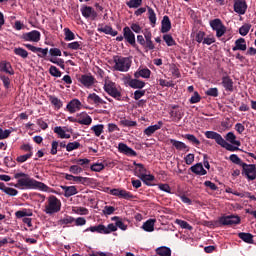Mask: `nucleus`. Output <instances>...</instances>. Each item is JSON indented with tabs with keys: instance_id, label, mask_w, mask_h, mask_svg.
<instances>
[{
	"instance_id": "nucleus-1",
	"label": "nucleus",
	"mask_w": 256,
	"mask_h": 256,
	"mask_svg": "<svg viewBox=\"0 0 256 256\" xmlns=\"http://www.w3.org/2000/svg\"><path fill=\"white\" fill-rule=\"evenodd\" d=\"M14 178L18 179L17 184H15L14 187H22L23 189H38V191H44L46 193L49 191V189H51L45 183L31 178L29 177V174H25L23 172L16 173Z\"/></svg>"
},
{
	"instance_id": "nucleus-2",
	"label": "nucleus",
	"mask_w": 256,
	"mask_h": 256,
	"mask_svg": "<svg viewBox=\"0 0 256 256\" xmlns=\"http://www.w3.org/2000/svg\"><path fill=\"white\" fill-rule=\"evenodd\" d=\"M204 135L206 139H214L217 145H220V147H223V149H226V151H241L239 146H233V144H229L225 139H223V136H221V134L215 131H206Z\"/></svg>"
},
{
	"instance_id": "nucleus-3",
	"label": "nucleus",
	"mask_w": 256,
	"mask_h": 256,
	"mask_svg": "<svg viewBox=\"0 0 256 256\" xmlns=\"http://www.w3.org/2000/svg\"><path fill=\"white\" fill-rule=\"evenodd\" d=\"M44 211L46 215H55V213H59V211H61V200L55 195L49 196Z\"/></svg>"
},
{
	"instance_id": "nucleus-4",
	"label": "nucleus",
	"mask_w": 256,
	"mask_h": 256,
	"mask_svg": "<svg viewBox=\"0 0 256 256\" xmlns=\"http://www.w3.org/2000/svg\"><path fill=\"white\" fill-rule=\"evenodd\" d=\"M114 69L115 71H120L121 73H127L131 69L133 61L129 57L114 56Z\"/></svg>"
},
{
	"instance_id": "nucleus-5",
	"label": "nucleus",
	"mask_w": 256,
	"mask_h": 256,
	"mask_svg": "<svg viewBox=\"0 0 256 256\" xmlns=\"http://www.w3.org/2000/svg\"><path fill=\"white\" fill-rule=\"evenodd\" d=\"M210 27L212 31H216V37H218V39H220V37H223V35L227 33V27L225 26V24H223V21H221V19L219 18H215L211 20Z\"/></svg>"
},
{
	"instance_id": "nucleus-6",
	"label": "nucleus",
	"mask_w": 256,
	"mask_h": 256,
	"mask_svg": "<svg viewBox=\"0 0 256 256\" xmlns=\"http://www.w3.org/2000/svg\"><path fill=\"white\" fill-rule=\"evenodd\" d=\"M104 91L110 95V97H113V99H116V101H123L121 98V91L117 89V86L115 85V82H105L104 84Z\"/></svg>"
},
{
	"instance_id": "nucleus-7",
	"label": "nucleus",
	"mask_w": 256,
	"mask_h": 256,
	"mask_svg": "<svg viewBox=\"0 0 256 256\" xmlns=\"http://www.w3.org/2000/svg\"><path fill=\"white\" fill-rule=\"evenodd\" d=\"M220 227H231L232 225H239L241 217L235 215L222 216L218 219Z\"/></svg>"
},
{
	"instance_id": "nucleus-8",
	"label": "nucleus",
	"mask_w": 256,
	"mask_h": 256,
	"mask_svg": "<svg viewBox=\"0 0 256 256\" xmlns=\"http://www.w3.org/2000/svg\"><path fill=\"white\" fill-rule=\"evenodd\" d=\"M123 35L126 43L131 45V47H134L136 51H141L139 50V46H137V42L135 41V33L131 31V28L129 26H125L123 28Z\"/></svg>"
},
{
	"instance_id": "nucleus-9",
	"label": "nucleus",
	"mask_w": 256,
	"mask_h": 256,
	"mask_svg": "<svg viewBox=\"0 0 256 256\" xmlns=\"http://www.w3.org/2000/svg\"><path fill=\"white\" fill-rule=\"evenodd\" d=\"M242 175H245V177L248 179V181H255L256 179V166L255 164H242Z\"/></svg>"
},
{
	"instance_id": "nucleus-10",
	"label": "nucleus",
	"mask_w": 256,
	"mask_h": 256,
	"mask_svg": "<svg viewBox=\"0 0 256 256\" xmlns=\"http://www.w3.org/2000/svg\"><path fill=\"white\" fill-rule=\"evenodd\" d=\"M144 35V39H146V42L144 43L143 49L145 53H149V51H153L155 49V44H153V34L151 33V30L145 29L142 31Z\"/></svg>"
},
{
	"instance_id": "nucleus-11",
	"label": "nucleus",
	"mask_w": 256,
	"mask_h": 256,
	"mask_svg": "<svg viewBox=\"0 0 256 256\" xmlns=\"http://www.w3.org/2000/svg\"><path fill=\"white\" fill-rule=\"evenodd\" d=\"M110 193L111 195H114V197H118L119 199H126V201H131V199H135V196L125 189L114 188L110 190Z\"/></svg>"
},
{
	"instance_id": "nucleus-12",
	"label": "nucleus",
	"mask_w": 256,
	"mask_h": 256,
	"mask_svg": "<svg viewBox=\"0 0 256 256\" xmlns=\"http://www.w3.org/2000/svg\"><path fill=\"white\" fill-rule=\"evenodd\" d=\"M124 83L131 87V89H143L145 87V81L139 80V78H131V76H126L124 78Z\"/></svg>"
},
{
	"instance_id": "nucleus-13",
	"label": "nucleus",
	"mask_w": 256,
	"mask_h": 256,
	"mask_svg": "<svg viewBox=\"0 0 256 256\" xmlns=\"http://www.w3.org/2000/svg\"><path fill=\"white\" fill-rule=\"evenodd\" d=\"M21 39H23V41H31L32 43H39V41H41V32L37 30H32L31 32L22 34Z\"/></svg>"
},
{
	"instance_id": "nucleus-14",
	"label": "nucleus",
	"mask_w": 256,
	"mask_h": 256,
	"mask_svg": "<svg viewBox=\"0 0 256 256\" xmlns=\"http://www.w3.org/2000/svg\"><path fill=\"white\" fill-rule=\"evenodd\" d=\"M82 107L83 104L81 103V101L77 98H74L66 105V111H69L70 114H73L77 113V111H81Z\"/></svg>"
},
{
	"instance_id": "nucleus-15",
	"label": "nucleus",
	"mask_w": 256,
	"mask_h": 256,
	"mask_svg": "<svg viewBox=\"0 0 256 256\" xmlns=\"http://www.w3.org/2000/svg\"><path fill=\"white\" fill-rule=\"evenodd\" d=\"M81 14L85 17V19H97V13L95 9L91 6L82 5L80 8Z\"/></svg>"
},
{
	"instance_id": "nucleus-16",
	"label": "nucleus",
	"mask_w": 256,
	"mask_h": 256,
	"mask_svg": "<svg viewBox=\"0 0 256 256\" xmlns=\"http://www.w3.org/2000/svg\"><path fill=\"white\" fill-rule=\"evenodd\" d=\"M118 151L127 157H137V152L123 142L118 144Z\"/></svg>"
},
{
	"instance_id": "nucleus-17",
	"label": "nucleus",
	"mask_w": 256,
	"mask_h": 256,
	"mask_svg": "<svg viewBox=\"0 0 256 256\" xmlns=\"http://www.w3.org/2000/svg\"><path fill=\"white\" fill-rule=\"evenodd\" d=\"M24 47H26V49H28L29 51H32V53H38V57H47V54L49 53V48H39V47H35L31 44H23Z\"/></svg>"
},
{
	"instance_id": "nucleus-18",
	"label": "nucleus",
	"mask_w": 256,
	"mask_h": 256,
	"mask_svg": "<svg viewBox=\"0 0 256 256\" xmlns=\"http://www.w3.org/2000/svg\"><path fill=\"white\" fill-rule=\"evenodd\" d=\"M234 11L238 15H245L247 13V2L245 0L234 2Z\"/></svg>"
},
{
	"instance_id": "nucleus-19",
	"label": "nucleus",
	"mask_w": 256,
	"mask_h": 256,
	"mask_svg": "<svg viewBox=\"0 0 256 256\" xmlns=\"http://www.w3.org/2000/svg\"><path fill=\"white\" fill-rule=\"evenodd\" d=\"M161 127H163V121H158L157 124L148 126L144 130V135H146L147 137H151V135H153L156 131H159Z\"/></svg>"
},
{
	"instance_id": "nucleus-20",
	"label": "nucleus",
	"mask_w": 256,
	"mask_h": 256,
	"mask_svg": "<svg viewBox=\"0 0 256 256\" xmlns=\"http://www.w3.org/2000/svg\"><path fill=\"white\" fill-rule=\"evenodd\" d=\"M0 71L1 73H6L8 75H15V70H13V66H11V63L7 61L0 62Z\"/></svg>"
},
{
	"instance_id": "nucleus-21",
	"label": "nucleus",
	"mask_w": 256,
	"mask_h": 256,
	"mask_svg": "<svg viewBox=\"0 0 256 256\" xmlns=\"http://www.w3.org/2000/svg\"><path fill=\"white\" fill-rule=\"evenodd\" d=\"M79 81L84 87H92L95 84V77L84 74L79 78Z\"/></svg>"
},
{
	"instance_id": "nucleus-22",
	"label": "nucleus",
	"mask_w": 256,
	"mask_h": 256,
	"mask_svg": "<svg viewBox=\"0 0 256 256\" xmlns=\"http://www.w3.org/2000/svg\"><path fill=\"white\" fill-rule=\"evenodd\" d=\"M222 87H224L225 91H230V93H233V79L229 77L228 75L222 77Z\"/></svg>"
},
{
	"instance_id": "nucleus-23",
	"label": "nucleus",
	"mask_w": 256,
	"mask_h": 256,
	"mask_svg": "<svg viewBox=\"0 0 256 256\" xmlns=\"http://www.w3.org/2000/svg\"><path fill=\"white\" fill-rule=\"evenodd\" d=\"M233 51H247V41L245 38H239L235 41V46L232 48Z\"/></svg>"
},
{
	"instance_id": "nucleus-24",
	"label": "nucleus",
	"mask_w": 256,
	"mask_h": 256,
	"mask_svg": "<svg viewBox=\"0 0 256 256\" xmlns=\"http://www.w3.org/2000/svg\"><path fill=\"white\" fill-rule=\"evenodd\" d=\"M135 79H139V77H142V79H149L151 77V70L149 68H140L134 73Z\"/></svg>"
},
{
	"instance_id": "nucleus-25",
	"label": "nucleus",
	"mask_w": 256,
	"mask_h": 256,
	"mask_svg": "<svg viewBox=\"0 0 256 256\" xmlns=\"http://www.w3.org/2000/svg\"><path fill=\"white\" fill-rule=\"evenodd\" d=\"M169 143H170V145L175 147V149H177L178 151H185V150L189 151V146H187L185 143H183L179 140L170 139Z\"/></svg>"
},
{
	"instance_id": "nucleus-26",
	"label": "nucleus",
	"mask_w": 256,
	"mask_h": 256,
	"mask_svg": "<svg viewBox=\"0 0 256 256\" xmlns=\"http://www.w3.org/2000/svg\"><path fill=\"white\" fill-rule=\"evenodd\" d=\"M99 33H105V35H111L112 37H117L118 33L117 30H113V27L109 25L101 26L98 28Z\"/></svg>"
},
{
	"instance_id": "nucleus-27",
	"label": "nucleus",
	"mask_w": 256,
	"mask_h": 256,
	"mask_svg": "<svg viewBox=\"0 0 256 256\" xmlns=\"http://www.w3.org/2000/svg\"><path fill=\"white\" fill-rule=\"evenodd\" d=\"M171 31V19L165 15L161 22V33H169Z\"/></svg>"
},
{
	"instance_id": "nucleus-28",
	"label": "nucleus",
	"mask_w": 256,
	"mask_h": 256,
	"mask_svg": "<svg viewBox=\"0 0 256 256\" xmlns=\"http://www.w3.org/2000/svg\"><path fill=\"white\" fill-rule=\"evenodd\" d=\"M190 171L192 173H194L195 175H200V176L207 175V170H205V168H203L202 163H197V164L193 165L190 168Z\"/></svg>"
},
{
	"instance_id": "nucleus-29",
	"label": "nucleus",
	"mask_w": 256,
	"mask_h": 256,
	"mask_svg": "<svg viewBox=\"0 0 256 256\" xmlns=\"http://www.w3.org/2000/svg\"><path fill=\"white\" fill-rule=\"evenodd\" d=\"M133 165L136 167L134 173L136 177H139V179L141 178V175L147 173V168H145V165H143L142 163H137L136 161H134Z\"/></svg>"
},
{
	"instance_id": "nucleus-30",
	"label": "nucleus",
	"mask_w": 256,
	"mask_h": 256,
	"mask_svg": "<svg viewBox=\"0 0 256 256\" xmlns=\"http://www.w3.org/2000/svg\"><path fill=\"white\" fill-rule=\"evenodd\" d=\"M225 141L231 143L232 145H237V147H241V141L237 140V136L233 132H228L225 136Z\"/></svg>"
},
{
	"instance_id": "nucleus-31",
	"label": "nucleus",
	"mask_w": 256,
	"mask_h": 256,
	"mask_svg": "<svg viewBox=\"0 0 256 256\" xmlns=\"http://www.w3.org/2000/svg\"><path fill=\"white\" fill-rule=\"evenodd\" d=\"M88 101H90V103H94L96 107H98V105H104L105 103V101L96 93L89 94Z\"/></svg>"
},
{
	"instance_id": "nucleus-32",
	"label": "nucleus",
	"mask_w": 256,
	"mask_h": 256,
	"mask_svg": "<svg viewBox=\"0 0 256 256\" xmlns=\"http://www.w3.org/2000/svg\"><path fill=\"white\" fill-rule=\"evenodd\" d=\"M155 219H149L143 223L142 229L147 233H153L155 231Z\"/></svg>"
},
{
	"instance_id": "nucleus-33",
	"label": "nucleus",
	"mask_w": 256,
	"mask_h": 256,
	"mask_svg": "<svg viewBox=\"0 0 256 256\" xmlns=\"http://www.w3.org/2000/svg\"><path fill=\"white\" fill-rule=\"evenodd\" d=\"M73 223H75V218L69 215H66L64 218H61L58 221V225H61L63 227H69L70 225H73Z\"/></svg>"
},
{
	"instance_id": "nucleus-34",
	"label": "nucleus",
	"mask_w": 256,
	"mask_h": 256,
	"mask_svg": "<svg viewBox=\"0 0 256 256\" xmlns=\"http://www.w3.org/2000/svg\"><path fill=\"white\" fill-rule=\"evenodd\" d=\"M64 191V197H73V195H77V187L75 186H62Z\"/></svg>"
},
{
	"instance_id": "nucleus-35",
	"label": "nucleus",
	"mask_w": 256,
	"mask_h": 256,
	"mask_svg": "<svg viewBox=\"0 0 256 256\" xmlns=\"http://www.w3.org/2000/svg\"><path fill=\"white\" fill-rule=\"evenodd\" d=\"M148 10V19L150 21V24L152 27H155L157 25V14H155V10L153 8L147 6Z\"/></svg>"
},
{
	"instance_id": "nucleus-36",
	"label": "nucleus",
	"mask_w": 256,
	"mask_h": 256,
	"mask_svg": "<svg viewBox=\"0 0 256 256\" xmlns=\"http://www.w3.org/2000/svg\"><path fill=\"white\" fill-rule=\"evenodd\" d=\"M79 125H91L93 123V118L89 114L84 113L78 119Z\"/></svg>"
},
{
	"instance_id": "nucleus-37",
	"label": "nucleus",
	"mask_w": 256,
	"mask_h": 256,
	"mask_svg": "<svg viewBox=\"0 0 256 256\" xmlns=\"http://www.w3.org/2000/svg\"><path fill=\"white\" fill-rule=\"evenodd\" d=\"M238 237L244 241V243L253 244V234L251 233L240 232L238 233Z\"/></svg>"
},
{
	"instance_id": "nucleus-38",
	"label": "nucleus",
	"mask_w": 256,
	"mask_h": 256,
	"mask_svg": "<svg viewBox=\"0 0 256 256\" xmlns=\"http://www.w3.org/2000/svg\"><path fill=\"white\" fill-rule=\"evenodd\" d=\"M54 133H56L60 139H71V134L65 133L63 127L61 126H56L54 128Z\"/></svg>"
},
{
	"instance_id": "nucleus-39",
	"label": "nucleus",
	"mask_w": 256,
	"mask_h": 256,
	"mask_svg": "<svg viewBox=\"0 0 256 256\" xmlns=\"http://www.w3.org/2000/svg\"><path fill=\"white\" fill-rule=\"evenodd\" d=\"M49 101L51 105L55 107V109L59 110L61 107H63V101L61 99L57 98V96H49Z\"/></svg>"
},
{
	"instance_id": "nucleus-40",
	"label": "nucleus",
	"mask_w": 256,
	"mask_h": 256,
	"mask_svg": "<svg viewBox=\"0 0 256 256\" xmlns=\"http://www.w3.org/2000/svg\"><path fill=\"white\" fill-rule=\"evenodd\" d=\"M91 231V233H100L104 235L105 225L99 224L97 226H91L85 230V232Z\"/></svg>"
},
{
	"instance_id": "nucleus-41",
	"label": "nucleus",
	"mask_w": 256,
	"mask_h": 256,
	"mask_svg": "<svg viewBox=\"0 0 256 256\" xmlns=\"http://www.w3.org/2000/svg\"><path fill=\"white\" fill-rule=\"evenodd\" d=\"M112 221H116V228L118 227V229H121V231H127V225L123 223V220H121L119 216L112 217Z\"/></svg>"
},
{
	"instance_id": "nucleus-42",
	"label": "nucleus",
	"mask_w": 256,
	"mask_h": 256,
	"mask_svg": "<svg viewBox=\"0 0 256 256\" xmlns=\"http://www.w3.org/2000/svg\"><path fill=\"white\" fill-rule=\"evenodd\" d=\"M67 49H71L72 51H79V49H83V42L74 41L67 44Z\"/></svg>"
},
{
	"instance_id": "nucleus-43",
	"label": "nucleus",
	"mask_w": 256,
	"mask_h": 256,
	"mask_svg": "<svg viewBox=\"0 0 256 256\" xmlns=\"http://www.w3.org/2000/svg\"><path fill=\"white\" fill-rule=\"evenodd\" d=\"M120 125H122V127H137V121L129 120L123 117L120 118Z\"/></svg>"
},
{
	"instance_id": "nucleus-44",
	"label": "nucleus",
	"mask_w": 256,
	"mask_h": 256,
	"mask_svg": "<svg viewBox=\"0 0 256 256\" xmlns=\"http://www.w3.org/2000/svg\"><path fill=\"white\" fill-rule=\"evenodd\" d=\"M156 253L160 256H171V248L162 246L156 249Z\"/></svg>"
},
{
	"instance_id": "nucleus-45",
	"label": "nucleus",
	"mask_w": 256,
	"mask_h": 256,
	"mask_svg": "<svg viewBox=\"0 0 256 256\" xmlns=\"http://www.w3.org/2000/svg\"><path fill=\"white\" fill-rule=\"evenodd\" d=\"M103 129H105V125L103 124H97L91 127V131H93L96 137H101V134L103 133Z\"/></svg>"
},
{
	"instance_id": "nucleus-46",
	"label": "nucleus",
	"mask_w": 256,
	"mask_h": 256,
	"mask_svg": "<svg viewBox=\"0 0 256 256\" xmlns=\"http://www.w3.org/2000/svg\"><path fill=\"white\" fill-rule=\"evenodd\" d=\"M126 5L129 9H139L143 5V0H129Z\"/></svg>"
},
{
	"instance_id": "nucleus-47",
	"label": "nucleus",
	"mask_w": 256,
	"mask_h": 256,
	"mask_svg": "<svg viewBox=\"0 0 256 256\" xmlns=\"http://www.w3.org/2000/svg\"><path fill=\"white\" fill-rule=\"evenodd\" d=\"M184 139H187V141L192 143V145H196V147L201 145V141H199V139H197V137L193 134H185Z\"/></svg>"
},
{
	"instance_id": "nucleus-48",
	"label": "nucleus",
	"mask_w": 256,
	"mask_h": 256,
	"mask_svg": "<svg viewBox=\"0 0 256 256\" xmlns=\"http://www.w3.org/2000/svg\"><path fill=\"white\" fill-rule=\"evenodd\" d=\"M14 53L18 56V57H22V59H27L29 57V52H27V50L18 47V48H14Z\"/></svg>"
},
{
	"instance_id": "nucleus-49",
	"label": "nucleus",
	"mask_w": 256,
	"mask_h": 256,
	"mask_svg": "<svg viewBox=\"0 0 256 256\" xmlns=\"http://www.w3.org/2000/svg\"><path fill=\"white\" fill-rule=\"evenodd\" d=\"M141 181H143V183H145V185L151 186V181H155V176L151 175V174H144L140 176Z\"/></svg>"
},
{
	"instance_id": "nucleus-50",
	"label": "nucleus",
	"mask_w": 256,
	"mask_h": 256,
	"mask_svg": "<svg viewBox=\"0 0 256 256\" xmlns=\"http://www.w3.org/2000/svg\"><path fill=\"white\" fill-rule=\"evenodd\" d=\"M229 160L231 161V163H234V165H239V167H242L245 163L243 162V160H241V158H239L237 154L230 155Z\"/></svg>"
},
{
	"instance_id": "nucleus-51",
	"label": "nucleus",
	"mask_w": 256,
	"mask_h": 256,
	"mask_svg": "<svg viewBox=\"0 0 256 256\" xmlns=\"http://www.w3.org/2000/svg\"><path fill=\"white\" fill-rule=\"evenodd\" d=\"M65 41H75V33L69 28H64Z\"/></svg>"
},
{
	"instance_id": "nucleus-52",
	"label": "nucleus",
	"mask_w": 256,
	"mask_h": 256,
	"mask_svg": "<svg viewBox=\"0 0 256 256\" xmlns=\"http://www.w3.org/2000/svg\"><path fill=\"white\" fill-rule=\"evenodd\" d=\"M79 147H81V143H79L78 141L69 142L66 145V151L71 153V151H75V149H79Z\"/></svg>"
},
{
	"instance_id": "nucleus-53",
	"label": "nucleus",
	"mask_w": 256,
	"mask_h": 256,
	"mask_svg": "<svg viewBox=\"0 0 256 256\" xmlns=\"http://www.w3.org/2000/svg\"><path fill=\"white\" fill-rule=\"evenodd\" d=\"M249 31H251V24H244L239 28V34L242 35V37H246Z\"/></svg>"
},
{
	"instance_id": "nucleus-54",
	"label": "nucleus",
	"mask_w": 256,
	"mask_h": 256,
	"mask_svg": "<svg viewBox=\"0 0 256 256\" xmlns=\"http://www.w3.org/2000/svg\"><path fill=\"white\" fill-rule=\"evenodd\" d=\"M163 40L165 41L168 47H173V45H177L175 39H173V36H171L170 34H165L163 36Z\"/></svg>"
},
{
	"instance_id": "nucleus-55",
	"label": "nucleus",
	"mask_w": 256,
	"mask_h": 256,
	"mask_svg": "<svg viewBox=\"0 0 256 256\" xmlns=\"http://www.w3.org/2000/svg\"><path fill=\"white\" fill-rule=\"evenodd\" d=\"M49 74L52 77H61L63 75V73L61 72V70H59V68H57L56 66H50L49 68Z\"/></svg>"
},
{
	"instance_id": "nucleus-56",
	"label": "nucleus",
	"mask_w": 256,
	"mask_h": 256,
	"mask_svg": "<svg viewBox=\"0 0 256 256\" xmlns=\"http://www.w3.org/2000/svg\"><path fill=\"white\" fill-rule=\"evenodd\" d=\"M177 225H180L182 229H188V231H193V226H191L187 221L176 219Z\"/></svg>"
},
{
	"instance_id": "nucleus-57",
	"label": "nucleus",
	"mask_w": 256,
	"mask_h": 256,
	"mask_svg": "<svg viewBox=\"0 0 256 256\" xmlns=\"http://www.w3.org/2000/svg\"><path fill=\"white\" fill-rule=\"evenodd\" d=\"M50 63H54V65H58L61 69H65V60L62 58H50Z\"/></svg>"
},
{
	"instance_id": "nucleus-58",
	"label": "nucleus",
	"mask_w": 256,
	"mask_h": 256,
	"mask_svg": "<svg viewBox=\"0 0 256 256\" xmlns=\"http://www.w3.org/2000/svg\"><path fill=\"white\" fill-rule=\"evenodd\" d=\"M170 116L174 121H181V119H183V114H181V111L179 110H171Z\"/></svg>"
},
{
	"instance_id": "nucleus-59",
	"label": "nucleus",
	"mask_w": 256,
	"mask_h": 256,
	"mask_svg": "<svg viewBox=\"0 0 256 256\" xmlns=\"http://www.w3.org/2000/svg\"><path fill=\"white\" fill-rule=\"evenodd\" d=\"M33 157V152H29L28 154L18 156L16 158L17 163H25L28 159H31Z\"/></svg>"
},
{
	"instance_id": "nucleus-60",
	"label": "nucleus",
	"mask_w": 256,
	"mask_h": 256,
	"mask_svg": "<svg viewBox=\"0 0 256 256\" xmlns=\"http://www.w3.org/2000/svg\"><path fill=\"white\" fill-rule=\"evenodd\" d=\"M115 231H117L116 224L111 223V224H108L107 227L104 226V235H109V233H113Z\"/></svg>"
},
{
	"instance_id": "nucleus-61",
	"label": "nucleus",
	"mask_w": 256,
	"mask_h": 256,
	"mask_svg": "<svg viewBox=\"0 0 256 256\" xmlns=\"http://www.w3.org/2000/svg\"><path fill=\"white\" fill-rule=\"evenodd\" d=\"M91 171H94L95 173H101V171H103V169H105V165H103V163H96L93 164L90 167Z\"/></svg>"
},
{
	"instance_id": "nucleus-62",
	"label": "nucleus",
	"mask_w": 256,
	"mask_h": 256,
	"mask_svg": "<svg viewBox=\"0 0 256 256\" xmlns=\"http://www.w3.org/2000/svg\"><path fill=\"white\" fill-rule=\"evenodd\" d=\"M201 101V95H199V92L195 91L194 94L189 99V103L191 105H194L195 103H199Z\"/></svg>"
},
{
	"instance_id": "nucleus-63",
	"label": "nucleus",
	"mask_w": 256,
	"mask_h": 256,
	"mask_svg": "<svg viewBox=\"0 0 256 256\" xmlns=\"http://www.w3.org/2000/svg\"><path fill=\"white\" fill-rule=\"evenodd\" d=\"M205 94L208 97H219V89L218 88H209Z\"/></svg>"
},
{
	"instance_id": "nucleus-64",
	"label": "nucleus",
	"mask_w": 256,
	"mask_h": 256,
	"mask_svg": "<svg viewBox=\"0 0 256 256\" xmlns=\"http://www.w3.org/2000/svg\"><path fill=\"white\" fill-rule=\"evenodd\" d=\"M70 173H73V175H79V173H83V168H81L79 165H72L69 167Z\"/></svg>"
}]
</instances>
